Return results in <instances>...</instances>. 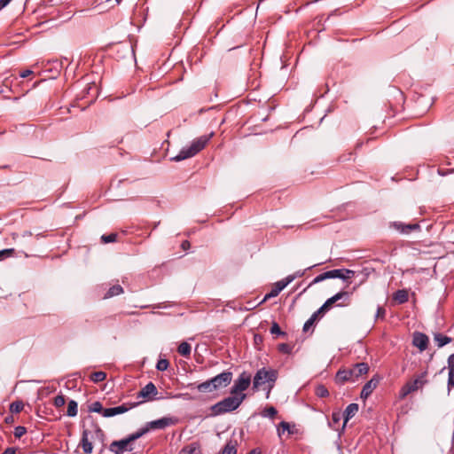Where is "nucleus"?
I'll return each instance as SVG.
<instances>
[{"mask_svg":"<svg viewBox=\"0 0 454 454\" xmlns=\"http://www.w3.org/2000/svg\"><path fill=\"white\" fill-rule=\"evenodd\" d=\"M212 136L213 133L208 136L204 135L194 139L189 146L182 148L177 155L173 157L171 160L174 161H181L195 156L205 148Z\"/></svg>","mask_w":454,"mask_h":454,"instance_id":"1","label":"nucleus"},{"mask_svg":"<svg viewBox=\"0 0 454 454\" xmlns=\"http://www.w3.org/2000/svg\"><path fill=\"white\" fill-rule=\"evenodd\" d=\"M246 395L240 394L239 396L232 395L228 396L222 401L216 403L211 407L214 415H221L226 412L235 411L242 403Z\"/></svg>","mask_w":454,"mask_h":454,"instance_id":"2","label":"nucleus"},{"mask_svg":"<svg viewBox=\"0 0 454 454\" xmlns=\"http://www.w3.org/2000/svg\"><path fill=\"white\" fill-rule=\"evenodd\" d=\"M144 435V432H135L124 439L120 441H114L110 446L109 450L114 454H123L125 451H132V442Z\"/></svg>","mask_w":454,"mask_h":454,"instance_id":"3","label":"nucleus"},{"mask_svg":"<svg viewBox=\"0 0 454 454\" xmlns=\"http://www.w3.org/2000/svg\"><path fill=\"white\" fill-rule=\"evenodd\" d=\"M427 372H423L417 375L414 380L406 382L399 392V397L404 399L409 394L421 388L427 382Z\"/></svg>","mask_w":454,"mask_h":454,"instance_id":"4","label":"nucleus"},{"mask_svg":"<svg viewBox=\"0 0 454 454\" xmlns=\"http://www.w3.org/2000/svg\"><path fill=\"white\" fill-rule=\"evenodd\" d=\"M341 299H344V301L340 303V304H338V306H348L350 303L349 293L348 292H345V291H341V292L337 293L336 294H334L331 298L327 299L325 301V302L317 311H315L312 315L315 317L317 318L319 316H321L325 311L330 309V308L336 301H340Z\"/></svg>","mask_w":454,"mask_h":454,"instance_id":"5","label":"nucleus"},{"mask_svg":"<svg viewBox=\"0 0 454 454\" xmlns=\"http://www.w3.org/2000/svg\"><path fill=\"white\" fill-rule=\"evenodd\" d=\"M277 380V372L262 368L257 371L254 377L253 387L258 388L265 383H274Z\"/></svg>","mask_w":454,"mask_h":454,"instance_id":"6","label":"nucleus"},{"mask_svg":"<svg viewBox=\"0 0 454 454\" xmlns=\"http://www.w3.org/2000/svg\"><path fill=\"white\" fill-rule=\"evenodd\" d=\"M176 422V419L169 417H163L161 419L148 422L145 427L140 428L138 432H144V435L150 430L164 429L169 426L175 425Z\"/></svg>","mask_w":454,"mask_h":454,"instance_id":"7","label":"nucleus"},{"mask_svg":"<svg viewBox=\"0 0 454 454\" xmlns=\"http://www.w3.org/2000/svg\"><path fill=\"white\" fill-rule=\"evenodd\" d=\"M251 383L250 374L243 372L239 378L235 380L234 385L231 387V394H238L239 392L245 391L248 388Z\"/></svg>","mask_w":454,"mask_h":454,"instance_id":"8","label":"nucleus"},{"mask_svg":"<svg viewBox=\"0 0 454 454\" xmlns=\"http://www.w3.org/2000/svg\"><path fill=\"white\" fill-rule=\"evenodd\" d=\"M137 405V403H122L120 406L106 408V409H105L103 411V416L105 418H110V417H114V416H116V415H119V414H122V413L127 412L130 409L136 407Z\"/></svg>","mask_w":454,"mask_h":454,"instance_id":"9","label":"nucleus"},{"mask_svg":"<svg viewBox=\"0 0 454 454\" xmlns=\"http://www.w3.org/2000/svg\"><path fill=\"white\" fill-rule=\"evenodd\" d=\"M232 380V373L231 372H223L211 379L213 388L218 389L228 386Z\"/></svg>","mask_w":454,"mask_h":454,"instance_id":"10","label":"nucleus"},{"mask_svg":"<svg viewBox=\"0 0 454 454\" xmlns=\"http://www.w3.org/2000/svg\"><path fill=\"white\" fill-rule=\"evenodd\" d=\"M293 278H285L278 282H276L271 288L270 292L268 293L263 299V301L276 297L278 295V294L292 282Z\"/></svg>","mask_w":454,"mask_h":454,"instance_id":"11","label":"nucleus"},{"mask_svg":"<svg viewBox=\"0 0 454 454\" xmlns=\"http://www.w3.org/2000/svg\"><path fill=\"white\" fill-rule=\"evenodd\" d=\"M380 383V377L373 376L362 388L360 396L362 399H367Z\"/></svg>","mask_w":454,"mask_h":454,"instance_id":"12","label":"nucleus"},{"mask_svg":"<svg viewBox=\"0 0 454 454\" xmlns=\"http://www.w3.org/2000/svg\"><path fill=\"white\" fill-rule=\"evenodd\" d=\"M335 381L338 384H344L347 381H356L352 368L340 369L336 373Z\"/></svg>","mask_w":454,"mask_h":454,"instance_id":"13","label":"nucleus"},{"mask_svg":"<svg viewBox=\"0 0 454 454\" xmlns=\"http://www.w3.org/2000/svg\"><path fill=\"white\" fill-rule=\"evenodd\" d=\"M92 438V433L89 429H83L80 445L82 450L86 454H90L93 450V445L90 438Z\"/></svg>","mask_w":454,"mask_h":454,"instance_id":"14","label":"nucleus"},{"mask_svg":"<svg viewBox=\"0 0 454 454\" xmlns=\"http://www.w3.org/2000/svg\"><path fill=\"white\" fill-rule=\"evenodd\" d=\"M428 341V337L425 333L416 332L413 334L412 344L421 352L427 349Z\"/></svg>","mask_w":454,"mask_h":454,"instance_id":"15","label":"nucleus"},{"mask_svg":"<svg viewBox=\"0 0 454 454\" xmlns=\"http://www.w3.org/2000/svg\"><path fill=\"white\" fill-rule=\"evenodd\" d=\"M392 226L401 233L408 234L413 231L420 230V226L419 223H408L405 224L402 222H394Z\"/></svg>","mask_w":454,"mask_h":454,"instance_id":"16","label":"nucleus"},{"mask_svg":"<svg viewBox=\"0 0 454 454\" xmlns=\"http://www.w3.org/2000/svg\"><path fill=\"white\" fill-rule=\"evenodd\" d=\"M157 394L158 390L155 385L153 382H149L137 393V398L152 399V396Z\"/></svg>","mask_w":454,"mask_h":454,"instance_id":"17","label":"nucleus"},{"mask_svg":"<svg viewBox=\"0 0 454 454\" xmlns=\"http://www.w3.org/2000/svg\"><path fill=\"white\" fill-rule=\"evenodd\" d=\"M358 410H359V406L357 403H350L347 406V408L345 409V411L342 414L344 421H343L341 430H344L348 421L349 419H351L357 413Z\"/></svg>","mask_w":454,"mask_h":454,"instance_id":"18","label":"nucleus"},{"mask_svg":"<svg viewBox=\"0 0 454 454\" xmlns=\"http://www.w3.org/2000/svg\"><path fill=\"white\" fill-rule=\"evenodd\" d=\"M447 364V368L449 370L447 388L448 391L450 392L452 388H454V354H451L448 357Z\"/></svg>","mask_w":454,"mask_h":454,"instance_id":"19","label":"nucleus"},{"mask_svg":"<svg viewBox=\"0 0 454 454\" xmlns=\"http://www.w3.org/2000/svg\"><path fill=\"white\" fill-rule=\"evenodd\" d=\"M354 376L356 380L362 375L366 374L369 371V366L366 363H358L356 364L353 368Z\"/></svg>","mask_w":454,"mask_h":454,"instance_id":"20","label":"nucleus"},{"mask_svg":"<svg viewBox=\"0 0 454 454\" xmlns=\"http://www.w3.org/2000/svg\"><path fill=\"white\" fill-rule=\"evenodd\" d=\"M393 300L396 301L398 304H403L408 301L409 300V294L406 289H400L397 290L393 294Z\"/></svg>","mask_w":454,"mask_h":454,"instance_id":"21","label":"nucleus"},{"mask_svg":"<svg viewBox=\"0 0 454 454\" xmlns=\"http://www.w3.org/2000/svg\"><path fill=\"white\" fill-rule=\"evenodd\" d=\"M343 419L342 414L340 411H334L332 414V419L328 422V425L333 430H338V425L340 424V421Z\"/></svg>","mask_w":454,"mask_h":454,"instance_id":"22","label":"nucleus"},{"mask_svg":"<svg viewBox=\"0 0 454 454\" xmlns=\"http://www.w3.org/2000/svg\"><path fill=\"white\" fill-rule=\"evenodd\" d=\"M123 292H124L123 288L120 285H114L108 289V291L106 293L104 298L105 299L111 298L114 296L119 295V294H122Z\"/></svg>","mask_w":454,"mask_h":454,"instance_id":"23","label":"nucleus"},{"mask_svg":"<svg viewBox=\"0 0 454 454\" xmlns=\"http://www.w3.org/2000/svg\"><path fill=\"white\" fill-rule=\"evenodd\" d=\"M434 340L439 348H442L451 341V338L442 333H435Z\"/></svg>","mask_w":454,"mask_h":454,"instance_id":"24","label":"nucleus"},{"mask_svg":"<svg viewBox=\"0 0 454 454\" xmlns=\"http://www.w3.org/2000/svg\"><path fill=\"white\" fill-rule=\"evenodd\" d=\"M200 450L199 448V445L197 443H191L187 446H184L181 451L180 454H200Z\"/></svg>","mask_w":454,"mask_h":454,"instance_id":"25","label":"nucleus"},{"mask_svg":"<svg viewBox=\"0 0 454 454\" xmlns=\"http://www.w3.org/2000/svg\"><path fill=\"white\" fill-rule=\"evenodd\" d=\"M78 412V404L74 400H70L67 404V415L68 417H75Z\"/></svg>","mask_w":454,"mask_h":454,"instance_id":"26","label":"nucleus"},{"mask_svg":"<svg viewBox=\"0 0 454 454\" xmlns=\"http://www.w3.org/2000/svg\"><path fill=\"white\" fill-rule=\"evenodd\" d=\"M197 389L201 393L212 392L215 390V388H213V383L211 382V380L199 384L197 386Z\"/></svg>","mask_w":454,"mask_h":454,"instance_id":"27","label":"nucleus"},{"mask_svg":"<svg viewBox=\"0 0 454 454\" xmlns=\"http://www.w3.org/2000/svg\"><path fill=\"white\" fill-rule=\"evenodd\" d=\"M191 345L188 342H182L177 348L178 353L183 356H189L191 355Z\"/></svg>","mask_w":454,"mask_h":454,"instance_id":"28","label":"nucleus"},{"mask_svg":"<svg viewBox=\"0 0 454 454\" xmlns=\"http://www.w3.org/2000/svg\"><path fill=\"white\" fill-rule=\"evenodd\" d=\"M236 446H237L236 442L230 441L224 446V448L221 451V454H236L237 453Z\"/></svg>","mask_w":454,"mask_h":454,"instance_id":"29","label":"nucleus"},{"mask_svg":"<svg viewBox=\"0 0 454 454\" xmlns=\"http://www.w3.org/2000/svg\"><path fill=\"white\" fill-rule=\"evenodd\" d=\"M106 378V373L104 372H101V371L95 372L91 373V375H90V380L95 383L101 382V381L105 380Z\"/></svg>","mask_w":454,"mask_h":454,"instance_id":"30","label":"nucleus"},{"mask_svg":"<svg viewBox=\"0 0 454 454\" xmlns=\"http://www.w3.org/2000/svg\"><path fill=\"white\" fill-rule=\"evenodd\" d=\"M277 413H278V411L276 410L275 407L269 406L262 411V416L270 418V419H274L275 416L277 415Z\"/></svg>","mask_w":454,"mask_h":454,"instance_id":"31","label":"nucleus"},{"mask_svg":"<svg viewBox=\"0 0 454 454\" xmlns=\"http://www.w3.org/2000/svg\"><path fill=\"white\" fill-rule=\"evenodd\" d=\"M24 408V403L21 401H16L11 403L10 411L12 413H19Z\"/></svg>","mask_w":454,"mask_h":454,"instance_id":"32","label":"nucleus"},{"mask_svg":"<svg viewBox=\"0 0 454 454\" xmlns=\"http://www.w3.org/2000/svg\"><path fill=\"white\" fill-rule=\"evenodd\" d=\"M105 409L103 408L102 406V403L98 401H96L94 403H92L90 406H89V411L90 412H97V413H102L103 414V411Z\"/></svg>","mask_w":454,"mask_h":454,"instance_id":"33","label":"nucleus"},{"mask_svg":"<svg viewBox=\"0 0 454 454\" xmlns=\"http://www.w3.org/2000/svg\"><path fill=\"white\" fill-rule=\"evenodd\" d=\"M315 392L317 396L320 398L327 397L329 395V391L324 385H318Z\"/></svg>","mask_w":454,"mask_h":454,"instance_id":"34","label":"nucleus"},{"mask_svg":"<svg viewBox=\"0 0 454 454\" xmlns=\"http://www.w3.org/2000/svg\"><path fill=\"white\" fill-rule=\"evenodd\" d=\"M270 333L271 334H276L278 336H286V333L281 331L278 324L276 323V322L272 323V325L270 327Z\"/></svg>","mask_w":454,"mask_h":454,"instance_id":"35","label":"nucleus"},{"mask_svg":"<svg viewBox=\"0 0 454 454\" xmlns=\"http://www.w3.org/2000/svg\"><path fill=\"white\" fill-rule=\"evenodd\" d=\"M15 250L13 248H7L0 250V262L4 261L6 258L12 257L14 254Z\"/></svg>","mask_w":454,"mask_h":454,"instance_id":"36","label":"nucleus"},{"mask_svg":"<svg viewBox=\"0 0 454 454\" xmlns=\"http://www.w3.org/2000/svg\"><path fill=\"white\" fill-rule=\"evenodd\" d=\"M342 276L340 279L344 281H348L350 278H352L355 276V271L348 270V269H341Z\"/></svg>","mask_w":454,"mask_h":454,"instance_id":"37","label":"nucleus"},{"mask_svg":"<svg viewBox=\"0 0 454 454\" xmlns=\"http://www.w3.org/2000/svg\"><path fill=\"white\" fill-rule=\"evenodd\" d=\"M317 317H315L313 315L305 322L304 325H303V332L306 333L308 332L316 323L317 321Z\"/></svg>","mask_w":454,"mask_h":454,"instance_id":"38","label":"nucleus"},{"mask_svg":"<svg viewBox=\"0 0 454 454\" xmlns=\"http://www.w3.org/2000/svg\"><path fill=\"white\" fill-rule=\"evenodd\" d=\"M169 363L167 359H160L156 364L158 371L164 372L168 369Z\"/></svg>","mask_w":454,"mask_h":454,"instance_id":"39","label":"nucleus"},{"mask_svg":"<svg viewBox=\"0 0 454 454\" xmlns=\"http://www.w3.org/2000/svg\"><path fill=\"white\" fill-rule=\"evenodd\" d=\"M116 238H117L116 233H110L108 235H103L101 237V240L103 243L106 244V243L114 242L116 240Z\"/></svg>","mask_w":454,"mask_h":454,"instance_id":"40","label":"nucleus"},{"mask_svg":"<svg viewBox=\"0 0 454 454\" xmlns=\"http://www.w3.org/2000/svg\"><path fill=\"white\" fill-rule=\"evenodd\" d=\"M278 349L279 352L283 354H290L292 352L293 348L286 343H281L278 346Z\"/></svg>","mask_w":454,"mask_h":454,"instance_id":"41","label":"nucleus"},{"mask_svg":"<svg viewBox=\"0 0 454 454\" xmlns=\"http://www.w3.org/2000/svg\"><path fill=\"white\" fill-rule=\"evenodd\" d=\"M65 403L66 400L63 395H57L53 400V404L57 408L62 407L65 404Z\"/></svg>","mask_w":454,"mask_h":454,"instance_id":"42","label":"nucleus"},{"mask_svg":"<svg viewBox=\"0 0 454 454\" xmlns=\"http://www.w3.org/2000/svg\"><path fill=\"white\" fill-rule=\"evenodd\" d=\"M27 433V428L22 426H18L14 428V436L16 438H20Z\"/></svg>","mask_w":454,"mask_h":454,"instance_id":"43","label":"nucleus"},{"mask_svg":"<svg viewBox=\"0 0 454 454\" xmlns=\"http://www.w3.org/2000/svg\"><path fill=\"white\" fill-rule=\"evenodd\" d=\"M92 427L94 428V434L100 440H103V437H104V432L103 430L99 427V426L98 424H95L93 423L92 424Z\"/></svg>","mask_w":454,"mask_h":454,"instance_id":"44","label":"nucleus"},{"mask_svg":"<svg viewBox=\"0 0 454 454\" xmlns=\"http://www.w3.org/2000/svg\"><path fill=\"white\" fill-rule=\"evenodd\" d=\"M305 271H306V270H298V271H296L295 273H294L292 275H288L286 278H292V282H293L295 278H301L305 274Z\"/></svg>","mask_w":454,"mask_h":454,"instance_id":"45","label":"nucleus"},{"mask_svg":"<svg viewBox=\"0 0 454 454\" xmlns=\"http://www.w3.org/2000/svg\"><path fill=\"white\" fill-rule=\"evenodd\" d=\"M386 315V309L383 307H378L376 318H384Z\"/></svg>","mask_w":454,"mask_h":454,"instance_id":"46","label":"nucleus"},{"mask_svg":"<svg viewBox=\"0 0 454 454\" xmlns=\"http://www.w3.org/2000/svg\"><path fill=\"white\" fill-rule=\"evenodd\" d=\"M324 280H325V274L322 273V274H319L318 276H317L313 279V281L311 282L310 285H314V284L319 283V282L324 281Z\"/></svg>","mask_w":454,"mask_h":454,"instance_id":"47","label":"nucleus"},{"mask_svg":"<svg viewBox=\"0 0 454 454\" xmlns=\"http://www.w3.org/2000/svg\"><path fill=\"white\" fill-rule=\"evenodd\" d=\"M332 272L333 274V278L340 279L343 271H341V269H335V270H332Z\"/></svg>","mask_w":454,"mask_h":454,"instance_id":"48","label":"nucleus"},{"mask_svg":"<svg viewBox=\"0 0 454 454\" xmlns=\"http://www.w3.org/2000/svg\"><path fill=\"white\" fill-rule=\"evenodd\" d=\"M278 428L283 429V432H285L286 430H289L290 426L287 422L282 421V422H280Z\"/></svg>","mask_w":454,"mask_h":454,"instance_id":"49","label":"nucleus"},{"mask_svg":"<svg viewBox=\"0 0 454 454\" xmlns=\"http://www.w3.org/2000/svg\"><path fill=\"white\" fill-rule=\"evenodd\" d=\"M33 72L31 70L26 69V70L22 71L20 75L22 78H26V77L29 76Z\"/></svg>","mask_w":454,"mask_h":454,"instance_id":"50","label":"nucleus"},{"mask_svg":"<svg viewBox=\"0 0 454 454\" xmlns=\"http://www.w3.org/2000/svg\"><path fill=\"white\" fill-rule=\"evenodd\" d=\"M2 454H16V449L13 447H9Z\"/></svg>","mask_w":454,"mask_h":454,"instance_id":"51","label":"nucleus"},{"mask_svg":"<svg viewBox=\"0 0 454 454\" xmlns=\"http://www.w3.org/2000/svg\"><path fill=\"white\" fill-rule=\"evenodd\" d=\"M12 0H0V11L6 7Z\"/></svg>","mask_w":454,"mask_h":454,"instance_id":"52","label":"nucleus"},{"mask_svg":"<svg viewBox=\"0 0 454 454\" xmlns=\"http://www.w3.org/2000/svg\"><path fill=\"white\" fill-rule=\"evenodd\" d=\"M90 90H94L95 92H97L98 89L96 87L95 84L91 85V86H89L88 88H86L84 90V91L87 93V94H90Z\"/></svg>","mask_w":454,"mask_h":454,"instance_id":"53","label":"nucleus"},{"mask_svg":"<svg viewBox=\"0 0 454 454\" xmlns=\"http://www.w3.org/2000/svg\"><path fill=\"white\" fill-rule=\"evenodd\" d=\"M190 246H191V245H190V242H189V241H187V240L183 241V243H182V245H181V247H182V248H183L184 250L188 249V248L190 247Z\"/></svg>","mask_w":454,"mask_h":454,"instance_id":"54","label":"nucleus"},{"mask_svg":"<svg viewBox=\"0 0 454 454\" xmlns=\"http://www.w3.org/2000/svg\"><path fill=\"white\" fill-rule=\"evenodd\" d=\"M324 274H325V279L333 278V274L332 270L325 271V272H324Z\"/></svg>","mask_w":454,"mask_h":454,"instance_id":"55","label":"nucleus"},{"mask_svg":"<svg viewBox=\"0 0 454 454\" xmlns=\"http://www.w3.org/2000/svg\"><path fill=\"white\" fill-rule=\"evenodd\" d=\"M247 454H262V452L259 449H253Z\"/></svg>","mask_w":454,"mask_h":454,"instance_id":"56","label":"nucleus"},{"mask_svg":"<svg viewBox=\"0 0 454 454\" xmlns=\"http://www.w3.org/2000/svg\"><path fill=\"white\" fill-rule=\"evenodd\" d=\"M12 238L14 241H17L18 239L20 238V235L18 233H12Z\"/></svg>","mask_w":454,"mask_h":454,"instance_id":"57","label":"nucleus"},{"mask_svg":"<svg viewBox=\"0 0 454 454\" xmlns=\"http://www.w3.org/2000/svg\"><path fill=\"white\" fill-rule=\"evenodd\" d=\"M32 236V233L30 231H25L23 234H22V237L25 238V237H30Z\"/></svg>","mask_w":454,"mask_h":454,"instance_id":"58","label":"nucleus"},{"mask_svg":"<svg viewBox=\"0 0 454 454\" xmlns=\"http://www.w3.org/2000/svg\"><path fill=\"white\" fill-rule=\"evenodd\" d=\"M5 421H6L7 423H10V422L13 421V418H12V416H8V417H6V418H5Z\"/></svg>","mask_w":454,"mask_h":454,"instance_id":"59","label":"nucleus"},{"mask_svg":"<svg viewBox=\"0 0 454 454\" xmlns=\"http://www.w3.org/2000/svg\"><path fill=\"white\" fill-rule=\"evenodd\" d=\"M283 429L278 427V434L280 436L283 434Z\"/></svg>","mask_w":454,"mask_h":454,"instance_id":"60","label":"nucleus"},{"mask_svg":"<svg viewBox=\"0 0 454 454\" xmlns=\"http://www.w3.org/2000/svg\"><path fill=\"white\" fill-rule=\"evenodd\" d=\"M319 264H320V263H317V265H319ZM316 266H317V264L311 265V266L308 267V269H307V270H310V269H312V268H314V267H316Z\"/></svg>","mask_w":454,"mask_h":454,"instance_id":"61","label":"nucleus"},{"mask_svg":"<svg viewBox=\"0 0 454 454\" xmlns=\"http://www.w3.org/2000/svg\"><path fill=\"white\" fill-rule=\"evenodd\" d=\"M41 237H43V234H41V233H39V234H36V235H35V238H36V239H39V238H41Z\"/></svg>","mask_w":454,"mask_h":454,"instance_id":"62","label":"nucleus"},{"mask_svg":"<svg viewBox=\"0 0 454 454\" xmlns=\"http://www.w3.org/2000/svg\"><path fill=\"white\" fill-rule=\"evenodd\" d=\"M118 4L121 2V0H115Z\"/></svg>","mask_w":454,"mask_h":454,"instance_id":"63","label":"nucleus"}]
</instances>
